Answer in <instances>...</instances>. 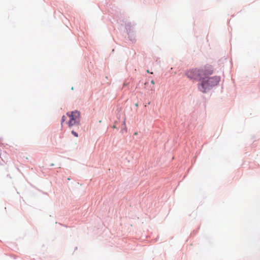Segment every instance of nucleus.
<instances>
[{
	"label": "nucleus",
	"instance_id": "obj_1",
	"mask_svg": "<svg viewBox=\"0 0 260 260\" xmlns=\"http://www.w3.org/2000/svg\"><path fill=\"white\" fill-rule=\"evenodd\" d=\"M213 70L210 66H205L201 69H191L186 73L187 77L191 79L199 80L201 82V78L203 76L211 75L213 74Z\"/></svg>",
	"mask_w": 260,
	"mask_h": 260
},
{
	"label": "nucleus",
	"instance_id": "obj_2",
	"mask_svg": "<svg viewBox=\"0 0 260 260\" xmlns=\"http://www.w3.org/2000/svg\"><path fill=\"white\" fill-rule=\"evenodd\" d=\"M209 76H203L201 78V83L199 84L198 88L203 92H206L210 87L217 85L220 80L218 76L209 77Z\"/></svg>",
	"mask_w": 260,
	"mask_h": 260
},
{
	"label": "nucleus",
	"instance_id": "obj_3",
	"mask_svg": "<svg viewBox=\"0 0 260 260\" xmlns=\"http://www.w3.org/2000/svg\"><path fill=\"white\" fill-rule=\"evenodd\" d=\"M67 115L70 117V120L68 122L69 127L75 125H79L80 122V113L78 111L67 113Z\"/></svg>",
	"mask_w": 260,
	"mask_h": 260
},
{
	"label": "nucleus",
	"instance_id": "obj_4",
	"mask_svg": "<svg viewBox=\"0 0 260 260\" xmlns=\"http://www.w3.org/2000/svg\"><path fill=\"white\" fill-rule=\"evenodd\" d=\"M72 134H73L75 137H78V134H77L76 132H75V131H72Z\"/></svg>",
	"mask_w": 260,
	"mask_h": 260
},
{
	"label": "nucleus",
	"instance_id": "obj_5",
	"mask_svg": "<svg viewBox=\"0 0 260 260\" xmlns=\"http://www.w3.org/2000/svg\"><path fill=\"white\" fill-rule=\"evenodd\" d=\"M66 120V117L65 116H63L61 118V124H62V123L65 121V120Z\"/></svg>",
	"mask_w": 260,
	"mask_h": 260
},
{
	"label": "nucleus",
	"instance_id": "obj_6",
	"mask_svg": "<svg viewBox=\"0 0 260 260\" xmlns=\"http://www.w3.org/2000/svg\"><path fill=\"white\" fill-rule=\"evenodd\" d=\"M151 84H152L153 85H154V84H155V82H154V80H153L151 81Z\"/></svg>",
	"mask_w": 260,
	"mask_h": 260
},
{
	"label": "nucleus",
	"instance_id": "obj_7",
	"mask_svg": "<svg viewBox=\"0 0 260 260\" xmlns=\"http://www.w3.org/2000/svg\"><path fill=\"white\" fill-rule=\"evenodd\" d=\"M147 73H149V70H147ZM150 74H153V72H150Z\"/></svg>",
	"mask_w": 260,
	"mask_h": 260
},
{
	"label": "nucleus",
	"instance_id": "obj_8",
	"mask_svg": "<svg viewBox=\"0 0 260 260\" xmlns=\"http://www.w3.org/2000/svg\"><path fill=\"white\" fill-rule=\"evenodd\" d=\"M135 106H136V107H138V103H136V104H135Z\"/></svg>",
	"mask_w": 260,
	"mask_h": 260
},
{
	"label": "nucleus",
	"instance_id": "obj_9",
	"mask_svg": "<svg viewBox=\"0 0 260 260\" xmlns=\"http://www.w3.org/2000/svg\"><path fill=\"white\" fill-rule=\"evenodd\" d=\"M134 135H137V133H135Z\"/></svg>",
	"mask_w": 260,
	"mask_h": 260
}]
</instances>
